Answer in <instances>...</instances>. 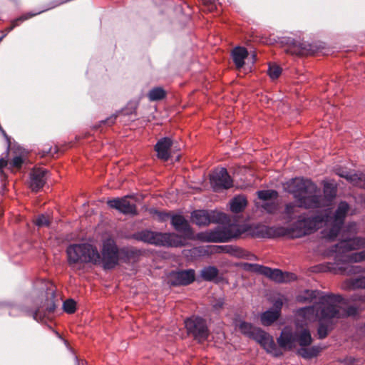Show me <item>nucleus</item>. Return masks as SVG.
I'll return each instance as SVG.
<instances>
[{
  "label": "nucleus",
  "mask_w": 365,
  "mask_h": 365,
  "mask_svg": "<svg viewBox=\"0 0 365 365\" xmlns=\"http://www.w3.org/2000/svg\"><path fill=\"white\" fill-rule=\"evenodd\" d=\"M250 338L255 339L267 353L272 356H279L282 354L281 350L275 344L273 337L261 329L257 328Z\"/></svg>",
  "instance_id": "obj_12"
},
{
  "label": "nucleus",
  "mask_w": 365,
  "mask_h": 365,
  "mask_svg": "<svg viewBox=\"0 0 365 365\" xmlns=\"http://www.w3.org/2000/svg\"><path fill=\"white\" fill-rule=\"evenodd\" d=\"M242 267L246 271L252 272V267H253V264H252V263H244L242 264Z\"/></svg>",
  "instance_id": "obj_45"
},
{
  "label": "nucleus",
  "mask_w": 365,
  "mask_h": 365,
  "mask_svg": "<svg viewBox=\"0 0 365 365\" xmlns=\"http://www.w3.org/2000/svg\"><path fill=\"white\" fill-rule=\"evenodd\" d=\"M344 289H365V276L346 279L342 285Z\"/></svg>",
  "instance_id": "obj_22"
},
{
  "label": "nucleus",
  "mask_w": 365,
  "mask_h": 365,
  "mask_svg": "<svg viewBox=\"0 0 365 365\" xmlns=\"http://www.w3.org/2000/svg\"><path fill=\"white\" fill-rule=\"evenodd\" d=\"M334 172L337 175H339L341 178H345L346 180H347V178L351 173V172L344 170L343 168H339V167H336L334 168Z\"/></svg>",
  "instance_id": "obj_40"
},
{
  "label": "nucleus",
  "mask_w": 365,
  "mask_h": 365,
  "mask_svg": "<svg viewBox=\"0 0 365 365\" xmlns=\"http://www.w3.org/2000/svg\"><path fill=\"white\" fill-rule=\"evenodd\" d=\"M33 317L35 320L38 321L41 319V316L40 315V309L38 308L35 312H33Z\"/></svg>",
  "instance_id": "obj_43"
},
{
  "label": "nucleus",
  "mask_w": 365,
  "mask_h": 365,
  "mask_svg": "<svg viewBox=\"0 0 365 365\" xmlns=\"http://www.w3.org/2000/svg\"><path fill=\"white\" fill-rule=\"evenodd\" d=\"M327 294L320 292L319 291L317 290L306 289L297 295V301L300 303L312 302L314 299H318L319 301H320V297Z\"/></svg>",
  "instance_id": "obj_20"
},
{
  "label": "nucleus",
  "mask_w": 365,
  "mask_h": 365,
  "mask_svg": "<svg viewBox=\"0 0 365 365\" xmlns=\"http://www.w3.org/2000/svg\"><path fill=\"white\" fill-rule=\"evenodd\" d=\"M125 252L128 254V251L119 250L113 239L108 238L103 242L102 257L99 254L100 260L97 264L101 265L105 269H111L118 265L120 255Z\"/></svg>",
  "instance_id": "obj_9"
},
{
  "label": "nucleus",
  "mask_w": 365,
  "mask_h": 365,
  "mask_svg": "<svg viewBox=\"0 0 365 365\" xmlns=\"http://www.w3.org/2000/svg\"><path fill=\"white\" fill-rule=\"evenodd\" d=\"M132 195H125L121 198H115L108 201L110 207L115 209L123 214H136V207L129 200L133 198Z\"/></svg>",
  "instance_id": "obj_14"
},
{
  "label": "nucleus",
  "mask_w": 365,
  "mask_h": 365,
  "mask_svg": "<svg viewBox=\"0 0 365 365\" xmlns=\"http://www.w3.org/2000/svg\"><path fill=\"white\" fill-rule=\"evenodd\" d=\"M312 342V337L309 329L302 328L293 331L290 327H285L279 338L277 343L279 346L284 349H292L297 345L301 347L308 346Z\"/></svg>",
  "instance_id": "obj_6"
},
{
  "label": "nucleus",
  "mask_w": 365,
  "mask_h": 365,
  "mask_svg": "<svg viewBox=\"0 0 365 365\" xmlns=\"http://www.w3.org/2000/svg\"><path fill=\"white\" fill-rule=\"evenodd\" d=\"M252 58H253V60H254V59H255V53H253V54L252 55Z\"/></svg>",
  "instance_id": "obj_53"
},
{
  "label": "nucleus",
  "mask_w": 365,
  "mask_h": 365,
  "mask_svg": "<svg viewBox=\"0 0 365 365\" xmlns=\"http://www.w3.org/2000/svg\"><path fill=\"white\" fill-rule=\"evenodd\" d=\"M296 201H297L296 200ZM297 205H295L293 202H290L286 205L285 210L284 212V218H286L288 220H292L297 217V214L299 212V207H301L299 206V204L298 202ZM304 208L303 207H302Z\"/></svg>",
  "instance_id": "obj_27"
},
{
  "label": "nucleus",
  "mask_w": 365,
  "mask_h": 365,
  "mask_svg": "<svg viewBox=\"0 0 365 365\" xmlns=\"http://www.w3.org/2000/svg\"><path fill=\"white\" fill-rule=\"evenodd\" d=\"M171 224L176 231L183 234L187 237L192 236V232L188 221L180 215H174L171 217Z\"/></svg>",
  "instance_id": "obj_18"
},
{
  "label": "nucleus",
  "mask_w": 365,
  "mask_h": 365,
  "mask_svg": "<svg viewBox=\"0 0 365 365\" xmlns=\"http://www.w3.org/2000/svg\"><path fill=\"white\" fill-rule=\"evenodd\" d=\"M0 131L2 133L3 135L5 137V138L9 141V137L7 136L6 133H5V131L3 130V128H1V126L0 125Z\"/></svg>",
  "instance_id": "obj_50"
},
{
  "label": "nucleus",
  "mask_w": 365,
  "mask_h": 365,
  "mask_svg": "<svg viewBox=\"0 0 365 365\" xmlns=\"http://www.w3.org/2000/svg\"><path fill=\"white\" fill-rule=\"evenodd\" d=\"M279 316L280 314H279L277 312L269 309L261 314V322L264 326H269L275 322Z\"/></svg>",
  "instance_id": "obj_24"
},
{
  "label": "nucleus",
  "mask_w": 365,
  "mask_h": 365,
  "mask_svg": "<svg viewBox=\"0 0 365 365\" xmlns=\"http://www.w3.org/2000/svg\"><path fill=\"white\" fill-rule=\"evenodd\" d=\"M346 180L352 185L365 187V174L351 172Z\"/></svg>",
  "instance_id": "obj_26"
},
{
  "label": "nucleus",
  "mask_w": 365,
  "mask_h": 365,
  "mask_svg": "<svg viewBox=\"0 0 365 365\" xmlns=\"http://www.w3.org/2000/svg\"><path fill=\"white\" fill-rule=\"evenodd\" d=\"M283 305V299L282 298H278L275 300L273 304V307L271 308V309L277 312L279 314H281V309Z\"/></svg>",
  "instance_id": "obj_41"
},
{
  "label": "nucleus",
  "mask_w": 365,
  "mask_h": 365,
  "mask_svg": "<svg viewBox=\"0 0 365 365\" xmlns=\"http://www.w3.org/2000/svg\"><path fill=\"white\" fill-rule=\"evenodd\" d=\"M7 165V160L4 158H0V168L5 167Z\"/></svg>",
  "instance_id": "obj_48"
},
{
  "label": "nucleus",
  "mask_w": 365,
  "mask_h": 365,
  "mask_svg": "<svg viewBox=\"0 0 365 365\" xmlns=\"http://www.w3.org/2000/svg\"><path fill=\"white\" fill-rule=\"evenodd\" d=\"M210 184L215 191L228 189L232 186V180L224 168L215 170L210 175Z\"/></svg>",
  "instance_id": "obj_13"
},
{
  "label": "nucleus",
  "mask_w": 365,
  "mask_h": 365,
  "mask_svg": "<svg viewBox=\"0 0 365 365\" xmlns=\"http://www.w3.org/2000/svg\"><path fill=\"white\" fill-rule=\"evenodd\" d=\"M218 274V269L213 266L204 267L200 272L201 277L206 281H212Z\"/></svg>",
  "instance_id": "obj_29"
},
{
  "label": "nucleus",
  "mask_w": 365,
  "mask_h": 365,
  "mask_svg": "<svg viewBox=\"0 0 365 365\" xmlns=\"http://www.w3.org/2000/svg\"><path fill=\"white\" fill-rule=\"evenodd\" d=\"M185 326L187 333L198 341L201 342L207 339L209 330L205 320L202 318L192 317L185 321Z\"/></svg>",
  "instance_id": "obj_10"
},
{
  "label": "nucleus",
  "mask_w": 365,
  "mask_h": 365,
  "mask_svg": "<svg viewBox=\"0 0 365 365\" xmlns=\"http://www.w3.org/2000/svg\"><path fill=\"white\" fill-rule=\"evenodd\" d=\"M68 262L73 269H78L80 263H92L97 264L99 252L96 247L90 243L73 244L66 249Z\"/></svg>",
  "instance_id": "obj_5"
},
{
  "label": "nucleus",
  "mask_w": 365,
  "mask_h": 365,
  "mask_svg": "<svg viewBox=\"0 0 365 365\" xmlns=\"http://www.w3.org/2000/svg\"><path fill=\"white\" fill-rule=\"evenodd\" d=\"M48 178V170L41 168H34L30 173V188L35 192L41 189Z\"/></svg>",
  "instance_id": "obj_16"
},
{
  "label": "nucleus",
  "mask_w": 365,
  "mask_h": 365,
  "mask_svg": "<svg viewBox=\"0 0 365 365\" xmlns=\"http://www.w3.org/2000/svg\"><path fill=\"white\" fill-rule=\"evenodd\" d=\"M158 214V216L160 219V220L161 221H164L167 218L169 217V215L167 214V213H163V212H157Z\"/></svg>",
  "instance_id": "obj_44"
},
{
  "label": "nucleus",
  "mask_w": 365,
  "mask_h": 365,
  "mask_svg": "<svg viewBox=\"0 0 365 365\" xmlns=\"http://www.w3.org/2000/svg\"><path fill=\"white\" fill-rule=\"evenodd\" d=\"M257 229L258 230V232L257 233H255V235L262 237L269 236V228L267 227L264 225H259L257 227Z\"/></svg>",
  "instance_id": "obj_38"
},
{
  "label": "nucleus",
  "mask_w": 365,
  "mask_h": 365,
  "mask_svg": "<svg viewBox=\"0 0 365 365\" xmlns=\"http://www.w3.org/2000/svg\"><path fill=\"white\" fill-rule=\"evenodd\" d=\"M46 10V9H43L42 11H37L35 13L29 12V13L24 14L21 15V16H19V18L13 20L11 22V25L9 27L6 29V34H7L10 31H11L16 26H18L20 23H21L24 21H26V20L31 19V17L35 16L37 14L42 13L43 11H44Z\"/></svg>",
  "instance_id": "obj_25"
},
{
  "label": "nucleus",
  "mask_w": 365,
  "mask_h": 365,
  "mask_svg": "<svg viewBox=\"0 0 365 365\" xmlns=\"http://www.w3.org/2000/svg\"><path fill=\"white\" fill-rule=\"evenodd\" d=\"M6 34H5L4 35H3L1 38H0V41H1L3 39V38H4L6 36Z\"/></svg>",
  "instance_id": "obj_52"
},
{
  "label": "nucleus",
  "mask_w": 365,
  "mask_h": 365,
  "mask_svg": "<svg viewBox=\"0 0 365 365\" xmlns=\"http://www.w3.org/2000/svg\"><path fill=\"white\" fill-rule=\"evenodd\" d=\"M262 207L267 212L273 213L277 209V203L276 202V200H271L262 202Z\"/></svg>",
  "instance_id": "obj_33"
},
{
  "label": "nucleus",
  "mask_w": 365,
  "mask_h": 365,
  "mask_svg": "<svg viewBox=\"0 0 365 365\" xmlns=\"http://www.w3.org/2000/svg\"><path fill=\"white\" fill-rule=\"evenodd\" d=\"M258 197L264 202L276 200L277 192L275 190H260L257 192Z\"/></svg>",
  "instance_id": "obj_32"
},
{
  "label": "nucleus",
  "mask_w": 365,
  "mask_h": 365,
  "mask_svg": "<svg viewBox=\"0 0 365 365\" xmlns=\"http://www.w3.org/2000/svg\"><path fill=\"white\" fill-rule=\"evenodd\" d=\"M77 365H79L78 364Z\"/></svg>",
  "instance_id": "obj_54"
},
{
  "label": "nucleus",
  "mask_w": 365,
  "mask_h": 365,
  "mask_svg": "<svg viewBox=\"0 0 365 365\" xmlns=\"http://www.w3.org/2000/svg\"><path fill=\"white\" fill-rule=\"evenodd\" d=\"M195 279V271L192 269L172 272L168 277L169 282L173 286L187 285Z\"/></svg>",
  "instance_id": "obj_15"
},
{
  "label": "nucleus",
  "mask_w": 365,
  "mask_h": 365,
  "mask_svg": "<svg viewBox=\"0 0 365 365\" xmlns=\"http://www.w3.org/2000/svg\"><path fill=\"white\" fill-rule=\"evenodd\" d=\"M24 163V159L21 156L14 157L10 163V166L12 168H19Z\"/></svg>",
  "instance_id": "obj_37"
},
{
  "label": "nucleus",
  "mask_w": 365,
  "mask_h": 365,
  "mask_svg": "<svg viewBox=\"0 0 365 365\" xmlns=\"http://www.w3.org/2000/svg\"><path fill=\"white\" fill-rule=\"evenodd\" d=\"M55 309V304L53 302H51V304L47 306L46 309L48 311V312H51Z\"/></svg>",
  "instance_id": "obj_47"
},
{
  "label": "nucleus",
  "mask_w": 365,
  "mask_h": 365,
  "mask_svg": "<svg viewBox=\"0 0 365 365\" xmlns=\"http://www.w3.org/2000/svg\"><path fill=\"white\" fill-rule=\"evenodd\" d=\"M43 155H45L46 154H50L51 153V148H45L43 150Z\"/></svg>",
  "instance_id": "obj_49"
},
{
  "label": "nucleus",
  "mask_w": 365,
  "mask_h": 365,
  "mask_svg": "<svg viewBox=\"0 0 365 365\" xmlns=\"http://www.w3.org/2000/svg\"><path fill=\"white\" fill-rule=\"evenodd\" d=\"M264 276L277 283H287L296 279V275L293 273L283 272L279 269H272L268 267Z\"/></svg>",
  "instance_id": "obj_17"
},
{
  "label": "nucleus",
  "mask_w": 365,
  "mask_h": 365,
  "mask_svg": "<svg viewBox=\"0 0 365 365\" xmlns=\"http://www.w3.org/2000/svg\"><path fill=\"white\" fill-rule=\"evenodd\" d=\"M365 247V238L354 237L344 240L337 244L333 250L332 257L334 262H327L323 266V271H329L334 273L343 274H352L361 272V267L353 265L354 262L365 260V250L359 252H350Z\"/></svg>",
  "instance_id": "obj_3"
},
{
  "label": "nucleus",
  "mask_w": 365,
  "mask_h": 365,
  "mask_svg": "<svg viewBox=\"0 0 365 365\" xmlns=\"http://www.w3.org/2000/svg\"><path fill=\"white\" fill-rule=\"evenodd\" d=\"M134 238L156 246L177 247L182 245L180 237L175 233H162L144 230L135 233Z\"/></svg>",
  "instance_id": "obj_7"
},
{
  "label": "nucleus",
  "mask_w": 365,
  "mask_h": 365,
  "mask_svg": "<svg viewBox=\"0 0 365 365\" xmlns=\"http://www.w3.org/2000/svg\"><path fill=\"white\" fill-rule=\"evenodd\" d=\"M63 308L66 312L72 314L76 311V302L71 299H67L63 302Z\"/></svg>",
  "instance_id": "obj_35"
},
{
  "label": "nucleus",
  "mask_w": 365,
  "mask_h": 365,
  "mask_svg": "<svg viewBox=\"0 0 365 365\" xmlns=\"http://www.w3.org/2000/svg\"><path fill=\"white\" fill-rule=\"evenodd\" d=\"M223 305V302L222 299H219L215 304H213V307L215 309L217 310L220 309Z\"/></svg>",
  "instance_id": "obj_46"
},
{
  "label": "nucleus",
  "mask_w": 365,
  "mask_h": 365,
  "mask_svg": "<svg viewBox=\"0 0 365 365\" xmlns=\"http://www.w3.org/2000/svg\"><path fill=\"white\" fill-rule=\"evenodd\" d=\"M35 223L38 227L48 226L49 225L48 217L45 215H41L37 217Z\"/></svg>",
  "instance_id": "obj_36"
},
{
  "label": "nucleus",
  "mask_w": 365,
  "mask_h": 365,
  "mask_svg": "<svg viewBox=\"0 0 365 365\" xmlns=\"http://www.w3.org/2000/svg\"><path fill=\"white\" fill-rule=\"evenodd\" d=\"M360 300L365 302V295L360 297Z\"/></svg>",
  "instance_id": "obj_51"
},
{
  "label": "nucleus",
  "mask_w": 365,
  "mask_h": 365,
  "mask_svg": "<svg viewBox=\"0 0 365 365\" xmlns=\"http://www.w3.org/2000/svg\"><path fill=\"white\" fill-rule=\"evenodd\" d=\"M236 327L239 329L241 333L249 336H252V334L254 333V331L256 330V327H253L251 324L247 323L243 321H239L236 323Z\"/></svg>",
  "instance_id": "obj_30"
},
{
  "label": "nucleus",
  "mask_w": 365,
  "mask_h": 365,
  "mask_svg": "<svg viewBox=\"0 0 365 365\" xmlns=\"http://www.w3.org/2000/svg\"><path fill=\"white\" fill-rule=\"evenodd\" d=\"M267 267L260 265L258 264H253V267H252V272L264 275V272L267 270Z\"/></svg>",
  "instance_id": "obj_39"
},
{
  "label": "nucleus",
  "mask_w": 365,
  "mask_h": 365,
  "mask_svg": "<svg viewBox=\"0 0 365 365\" xmlns=\"http://www.w3.org/2000/svg\"><path fill=\"white\" fill-rule=\"evenodd\" d=\"M349 210L348 203L341 201L332 217L329 216L330 210H329L312 217L303 218L299 216L298 226L303 227L302 233L306 235L318 229L324 222L327 227L322 231V236L325 239L332 240L339 233Z\"/></svg>",
  "instance_id": "obj_4"
},
{
  "label": "nucleus",
  "mask_w": 365,
  "mask_h": 365,
  "mask_svg": "<svg viewBox=\"0 0 365 365\" xmlns=\"http://www.w3.org/2000/svg\"><path fill=\"white\" fill-rule=\"evenodd\" d=\"M172 145L173 140L170 138L165 137L160 139L155 146L158 158L165 161L168 160L170 157V150Z\"/></svg>",
  "instance_id": "obj_19"
},
{
  "label": "nucleus",
  "mask_w": 365,
  "mask_h": 365,
  "mask_svg": "<svg viewBox=\"0 0 365 365\" xmlns=\"http://www.w3.org/2000/svg\"><path fill=\"white\" fill-rule=\"evenodd\" d=\"M232 56L237 68H240L245 64V59L248 56V51L244 47L237 46L232 50Z\"/></svg>",
  "instance_id": "obj_21"
},
{
  "label": "nucleus",
  "mask_w": 365,
  "mask_h": 365,
  "mask_svg": "<svg viewBox=\"0 0 365 365\" xmlns=\"http://www.w3.org/2000/svg\"><path fill=\"white\" fill-rule=\"evenodd\" d=\"M191 217L192 222L199 226L224 222L227 219L225 214L215 210H195Z\"/></svg>",
  "instance_id": "obj_11"
},
{
  "label": "nucleus",
  "mask_w": 365,
  "mask_h": 365,
  "mask_svg": "<svg viewBox=\"0 0 365 365\" xmlns=\"http://www.w3.org/2000/svg\"><path fill=\"white\" fill-rule=\"evenodd\" d=\"M244 232L245 230L241 226L237 224H230L202 232L199 235V238L206 242H223L239 237Z\"/></svg>",
  "instance_id": "obj_8"
},
{
  "label": "nucleus",
  "mask_w": 365,
  "mask_h": 365,
  "mask_svg": "<svg viewBox=\"0 0 365 365\" xmlns=\"http://www.w3.org/2000/svg\"><path fill=\"white\" fill-rule=\"evenodd\" d=\"M116 118H117V114H113V115L109 116L108 118H107L106 119L101 120L100 122V123H101V125H106L108 126H110L113 124H114V123L116 120Z\"/></svg>",
  "instance_id": "obj_42"
},
{
  "label": "nucleus",
  "mask_w": 365,
  "mask_h": 365,
  "mask_svg": "<svg viewBox=\"0 0 365 365\" xmlns=\"http://www.w3.org/2000/svg\"><path fill=\"white\" fill-rule=\"evenodd\" d=\"M282 73V69L277 65H269L268 74L272 79L277 78Z\"/></svg>",
  "instance_id": "obj_34"
},
{
  "label": "nucleus",
  "mask_w": 365,
  "mask_h": 365,
  "mask_svg": "<svg viewBox=\"0 0 365 365\" xmlns=\"http://www.w3.org/2000/svg\"><path fill=\"white\" fill-rule=\"evenodd\" d=\"M319 351V347L316 346L312 347L304 346L298 350L299 354L304 359H312L316 356Z\"/></svg>",
  "instance_id": "obj_28"
},
{
  "label": "nucleus",
  "mask_w": 365,
  "mask_h": 365,
  "mask_svg": "<svg viewBox=\"0 0 365 365\" xmlns=\"http://www.w3.org/2000/svg\"><path fill=\"white\" fill-rule=\"evenodd\" d=\"M286 191L292 194L299 204L305 209H314L327 207L336 197L337 185L334 180L324 182V194L320 188L308 179L293 178L284 184Z\"/></svg>",
  "instance_id": "obj_2"
},
{
  "label": "nucleus",
  "mask_w": 365,
  "mask_h": 365,
  "mask_svg": "<svg viewBox=\"0 0 365 365\" xmlns=\"http://www.w3.org/2000/svg\"><path fill=\"white\" fill-rule=\"evenodd\" d=\"M342 301L341 295H323L320 297V301L314 305L298 309L296 311L297 319L304 324L318 320V336L324 339L333 329L336 319L356 312L354 307H349L346 310L343 308Z\"/></svg>",
  "instance_id": "obj_1"
},
{
  "label": "nucleus",
  "mask_w": 365,
  "mask_h": 365,
  "mask_svg": "<svg viewBox=\"0 0 365 365\" xmlns=\"http://www.w3.org/2000/svg\"><path fill=\"white\" fill-rule=\"evenodd\" d=\"M247 205V200L243 195H238L232 198L230 202V210L238 213L242 212Z\"/></svg>",
  "instance_id": "obj_23"
},
{
  "label": "nucleus",
  "mask_w": 365,
  "mask_h": 365,
  "mask_svg": "<svg viewBox=\"0 0 365 365\" xmlns=\"http://www.w3.org/2000/svg\"><path fill=\"white\" fill-rule=\"evenodd\" d=\"M165 96V91L160 87H155L151 89L148 93L150 101H155L163 99Z\"/></svg>",
  "instance_id": "obj_31"
}]
</instances>
